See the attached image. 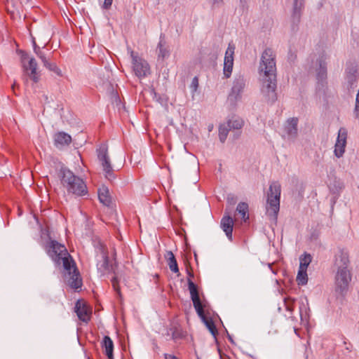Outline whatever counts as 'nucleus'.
Returning <instances> with one entry per match:
<instances>
[{
	"instance_id": "12",
	"label": "nucleus",
	"mask_w": 359,
	"mask_h": 359,
	"mask_svg": "<svg viewBox=\"0 0 359 359\" xmlns=\"http://www.w3.org/2000/svg\"><path fill=\"white\" fill-rule=\"evenodd\" d=\"M347 135V130L345 128H341L339 130L334 150V154L337 158L342 157L345 152Z\"/></svg>"
},
{
	"instance_id": "17",
	"label": "nucleus",
	"mask_w": 359,
	"mask_h": 359,
	"mask_svg": "<svg viewBox=\"0 0 359 359\" xmlns=\"http://www.w3.org/2000/svg\"><path fill=\"white\" fill-rule=\"evenodd\" d=\"M226 124L230 127L231 130H236L234 134V139H238L241 135V132L239 131L244 125V121L242 118L233 116L231 118H229L226 122Z\"/></svg>"
},
{
	"instance_id": "43",
	"label": "nucleus",
	"mask_w": 359,
	"mask_h": 359,
	"mask_svg": "<svg viewBox=\"0 0 359 359\" xmlns=\"http://www.w3.org/2000/svg\"><path fill=\"white\" fill-rule=\"evenodd\" d=\"M247 1H248V0H241V3L242 4H246V3H247Z\"/></svg>"
},
{
	"instance_id": "19",
	"label": "nucleus",
	"mask_w": 359,
	"mask_h": 359,
	"mask_svg": "<svg viewBox=\"0 0 359 359\" xmlns=\"http://www.w3.org/2000/svg\"><path fill=\"white\" fill-rule=\"evenodd\" d=\"M101 345L108 359H114V342L111 339L109 336H104Z\"/></svg>"
},
{
	"instance_id": "3",
	"label": "nucleus",
	"mask_w": 359,
	"mask_h": 359,
	"mask_svg": "<svg viewBox=\"0 0 359 359\" xmlns=\"http://www.w3.org/2000/svg\"><path fill=\"white\" fill-rule=\"evenodd\" d=\"M334 275V291L337 296L345 297L352 279L348 253L339 249L334 255L333 262Z\"/></svg>"
},
{
	"instance_id": "11",
	"label": "nucleus",
	"mask_w": 359,
	"mask_h": 359,
	"mask_svg": "<svg viewBox=\"0 0 359 359\" xmlns=\"http://www.w3.org/2000/svg\"><path fill=\"white\" fill-rule=\"evenodd\" d=\"M359 77L358 66L355 63L347 64L345 70V79L348 90L353 88Z\"/></svg>"
},
{
	"instance_id": "5",
	"label": "nucleus",
	"mask_w": 359,
	"mask_h": 359,
	"mask_svg": "<svg viewBox=\"0 0 359 359\" xmlns=\"http://www.w3.org/2000/svg\"><path fill=\"white\" fill-rule=\"evenodd\" d=\"M188 287L197 314L203 319L210 333L215 337L217 334L216 326L212 319L205 318L197 285L190 278L188 279Z\"/></svg>"
},
{
	"instance_id": "15",
	"label": "nucleus",
	"mask_w": 359,
	"mask_h": 359,
	"mask_svg": "<svg viewBox=\"0 0 359 359\" xmlns=\"http://www.w3.org/2000/svg\"><path fill=\"white\" fill-rule=\"evenodd\" d=\"M220 226L225 232L227 238L232 241V231L233 227V219L229 215V213L225 211V214L221 219Z\"/></svg>"
},
{
	"instance_id": "38",
	"label": "nucleus",
	"mask_w": 359,
	"mask_h": 359,
	"mask_svg": "<svg viewBox=\"0 0 359 359\" xmlns=\"http://www.w3.org/2000/svg\"><path fill=\"white\" fill-rule=\"evenodd\" d=\"M227 203L230 205H233L236 203V198L233 195H228L227 196Z\"/></svg>"
},
{
	"instance_id": "16",
	"label": "nucleus",
	"mask_w": 359,
	"mask_h": 359,
	"mask_svg": "<svg viewBox=\"0 0 359 359\" xmlns=\"http://www.w3.org/2000/svg\"><path fill=\"white\" fill-rule=\"evenodd\" d=\"M74 309L80 320L85 323H88L90 320L91 311L85 304L81 303L78 300L76 303Z\"/></svg>"
},
{
	"instance_id": "6",
	"label": "nucleus",
	"mask_w": 359,
	"mask_h": 359,
	"mask_svg": "<svg viewBox=\"0 0 359 359\" xmlns=\"http://www.w3.org/2000/svg\"><path fill=\"white\" fill-rule=\"evenodd\" d=\"M281 194V187L278 182H272L269 185L267 193V207L266 213L269 218L276 221L278 214L280 210V199Z\"/></svg>"
},
{
	"instance_id": "37",
	"label": "nucleus",
	"mask_w": 359,
	"mask_h": 359,
	"mask_svg": "<svg viewBox=\"0 0 359 359\" xmlns=\"http://www.w3.org/2000/svg\"><path fill=\"white\" fill-rule=\"evenodd\" d=\"M297 59V55L292 51L290 50L288 53V60L290 62H294Z\"/></svg>"
},
{
	"instance_id": "10",
	"label": "nucleus",
	"mask_w": 359,
	"mask_h": 359,
	"mask_svg": "<svg viewBox=\"0 0 359 359\" xmlns=\"http://www.w3.org/2000/svg\"><path fill=\"white\" fill-rule=\"evenodd\" d=\"M22 66L25 72H28L30 70V73L29 74V76L31 79L33 80L34 82L36 83L39 81V77L37 76V62L36 60L33 57L29 58L27 53H22L21 56Z\"/></svg>"
},
{
	"instance_id": "39",
	"label": "nucleus",
	"mask_w": 359,
	"mask_h": 359,
	"mask_svg": "<svg viewBox=\"0 0 359 359\" xmlns=\"http://www.w3.org/2000/svg\"><path fill=\"white\" fill-rule=\"evenodd\" d=\"M112 1L113 0H104L103 5L104 8L105 9L109 8L112 4Z\"/></svg>"
},
{
	"instance_id": "2",
	"label": "nucleus",
	"mask_w": 359,
	"mask_h": 359,
	"mask_svg": "<svg viewBox=\"0 0 359 359\" xmlns=\"http://www.w3.org/2000/svg\"><path fill=\"white\" fill-rule=\"evenodd\" d=\"M260 75L262 76L261 91L269 104H273L277 100L276 65V54L271 48H266L262 53L259 67Z\"/></svg>"
},
{
	"instance_id": "30",
	"label": "nucleus",
	"mask_w": 359,
	"mask_h": 359,
	"mask_svg": "<svg viewBox=\"0 0 359 359\" xmlns=\"http://www.w3.org/2000/svg\"><path fill=\"white\" fill-rule=\"evenodd\" d=\"M312 257L310 254L304 253L299 258V269L307 270V267L311 262Z\"/></svg>"
},
{
	"instance_id": "31",
	"label": "nucleus",
	"mask_w": 359,
	"mask_h": 359,
	"mask_svg": "<svg viewBox=\"0 0 359 359\" xmlns=\"http://www.w3.org/2000/svg\"><path fill=\"white\" fill-rule=\"evenodd\" d=\"M307 270L299 269L297 276V282L299 285H304L308 282Z\"/></svg>"
},
{
	"instance_id": "25",
	"label": "nucleus",
	"mask_w": 359,
	"mask_h": 359,
	"mask_svg": "<svg viewBox=\"0 0 359 359\" xmlns=\"http://www.w3.org/2000/svg\"><path fill=\"white\" fill-rule=\"evenodd\" d=\"M158 59L164 60L165 58H168L170 55V50L165 46V42L161 39L158 42Z\"/></svg>"
},
{
	"instance_id": "42",
	"label": "nucleus",
	"mask_w": 359,
	"mask_h": 359,
	"mask_svg": "<svg viewBox=\"0 0 359 359\" xmlns=\"http://www.w3.org/2000/svg\"><path fill=\"white\" fill-rule=\"evenodd\" d=\"M16 86H17V84H16V83H15V82H14V83H13V86H12V88H13V91H14V92H15V87H16Z\"/></svg>"
},
{
	"instance_id": "14",
	"label": "nucleus",
	"mask_w": 359,
	"mask_h": 359,
	"mask_svg": "<svg viewBox=\"0 0 359 359\" xmlns=\"http://www.w3.org/2000/svg\"><path fill=\"white\" fill-rule=\"evenodd\" d=\"M245 86V79L243 76H238L235 79L231 88V91L229 95V99L231 101H236L241 97V94Z\"/></svg>"
},
{
	"instance_id": "40",
	"label": "nucleus",
	"mask_w": 359,
	"mask_h": 359,
	"mask_svg": "<svg viewBox=\"0 0 359 359\" xmlns=\"http://www.w3.org/2000/svg\"><path fill=\"white\" fill-rule=\"evenodd\" d=\"M165 359H179L177 357H176L174 355H170L168 353L164 354Z\"/></svg>"
},
{
	"instance_id": "20",
	"label": "nucleus",
	"mask_w": 359,
	"mask_h": 359,
	"mask_svg": "<svg viewBox=\"0 0 359 359\" xmlns=\"http://www.w3.org/2000/svg\"><path fill=\"white\" fill-rule=\"evenodd\" d=\"M318 69H317V79L318 81H324L327 78V62L324 56L318 59Z\"/></svg>"
},
{
	"instance_id": "29",
	"label": "nucleus",
	"mask_w": 359,
	"mask_h": 359,
	"mask_svg": "<svg viewBox=\"0 0 359 359\" xmlns=\"http://www.w3.org/2000/svg\"><path fill=\"white\" fill-rule=\"evenodd\" d=\"M44 67H46L50 72H54L57 76H61V70L57 67L55 62H50L46 57L41 60Z\"/></svg>"
},
{
	"instance_id": "1",
	"label": "nucleus",
	"mask_w": 359,
	"mask_h": 359,
	"mask_svg": "<svg viewBox=\"0 0 359 359\" xmlns=\"http://www.w3.org/2000/svg\"><path fill=\"white\" fill-rule=\"evenodd\" d=\"M49 242L45 245L47 254L57 266L63 265L65 278L67 285L72 289L78 290L82 286V279L79 270L77 269L74 260L69 255L65 246L52 240L50 235L47 233Z\"/></svg>"
},
{
	"instance_id": "33",
	"label": "nucleus",
	"mask_w": 359,
	"mask_h": 359,
	"mask_svg": "<svg viewBox=\"0 0 359 359\" xmlns=\"http://www.w3.org/2000/svg\"><path fill=\"white\" fill-rule=\"evenodd\" d=\"M33 48H34V52L35 53V54L41 60H43V59H45L46 57L44 52L41 50V48L39 46H37V44L34 40H33Z\"/></svg>"
},
{
	"instance_id": "35",
	"label": "nucleus",
	"mask_w": 359,
	"mask_h": 359,
	"mask_svg": "<svg viewBox=\"0 0 359 359\" xmlns=\"http://www.w3.org/2000/svg\"><path fill=\"white\" fill-rule=\"evenodd\" d=\"M198 87V79L197 76H195L191 83L190 88L191 89L192 92H196L197 90V88Z\"/></svg>"
},
{
	"instance_id": "28",
	"label": "nucleus",
	"mask_w": 359,
	"mask_h": 359,
	"mask_svg": "<svg viewBox=\"0 0 359 359\" xmlns=\"http://www.w3.org/2000/svg\"><path fill=\"white\" fill-rule=\"evenodd\" d=\"M229 127L226 123L220 124L219 126V139L222 143H224L227 138L228 134L231 130Z\"/></svg>"
},
{
	"instance_id": "21",
	"label": "nucleus",
	"mask_w": 359,
	"mask_h": 359,
	"mask_svg": "<svg viewBox=\"0 0 359 359\" xmlns=\"http://www.w3.org/2000/svg\"><path fill=\"white\" fill-rule=\"evenodd\" d=\"M55 144L57 147L69 145L72 142L71 136L65 133V132H59L56 133L54 136Z\"/></svg>"
},
{
	"instance_id": "23",
	"label": "nucleus",
	"mask_w": 359,
	"mask_h": 359,
	"mask_svg": "<svg viewBox=\"0 0 359 359\" xmlns=\"http://www.w3.org/2000/svg\"><path fill=\"white\" fill-rule=\"evenodd\" d=\"M98 198L102 204L109 206L111 203V198L109 196V190L106 187H102L98 190Z\"/></svg>"
},
{
	"instance_id": "8",
	"label": "nucleus",
	"mask_w": 359,
	"mask_h": 359,
	"mask_svg": "<svg viewBox=\"0 0 359 359\" xmlns=\"http://www.w3.org/2000/svg\"><path fill=\"white\" fill-rule=\"evenodd\" d=\"M97 158L102 166L105 177L109 181L114 180L116 175L110 162L107 147L105 145H102L97 149Z\"/></svg>"
},
{
	"instance_id": "7",
	"label": "nucleus",
	"mask_w": 359,
	"mask_h": 359,
	"mask_svg": "<svg viewBox=\"0 0 359 359\" xmlns=\"http://www.w3.org/2000/svg\"><path fill=\"white\" fill-rule=\"evenodd\" d=\"M306 0H293L292 8L290 17V25L293 33L298 32L302 16L305 8Z\"/></svg>"
},
{
	"instance_id": "34",
	"label": "nucleus",
	"mask_w": 359,
	"mask_h": 359,
	"mask_svg": "<svg viewBox=\"0 0 359 359\" xmlns=\"http://www.w3.org/2000/svg\"><path fill=\"white\" fill-rule=\"evenodd\" d=\"M111 285H112L114 290L116 291V292L117 293V294L118 296H121V291H120V287L118 285V280L117 277L115 276H113L111 280Z\"/></svg>"
},
{
	"instance_id": "44",
	"label": "nucleus",
	"mask_w": 359,
	"mask_h": 359,
	"mask_svg": "<svg viewBox=\"0 0 359 359\" xmlns=\"http://www.w3.org/2000/svg\"><path fill=\"white\" fill-rule=\"evenodd\" d=\"M337 187L341 189V183L340 182H338V186Z\"/></svg>"
},
{
	"instance_id": "24",
	"label": "nucleus",
	"mask_w": 359,
	"mask_h": 359,
	"mask_svg": "<svg viewBox=\"0 0 359 359\" xmlns=\"http://www.w3.org/2000/svg\"><path fill=\"white\" fill-rule=\"evenodd\" d=\"M310 308L309 306V301L306 297L301 299L299 306V314L302 320H307L309 318Z\"/></svg>"
},
{
	"instance_id": "36",
	"label": "nucleus",
	"mask_w": 359,
	"mask_h": 359,
	"mask_svg": "<svg viewBox=\"0 0 359 359\" xmlns=\"http://www.w3.org/2000/svg\"><path fill=\"white\" fill-rule=\"evenodd\" d=\"M172 330V338L173 339H177L182 337L181 332L179 330H177V328H174Z\"/></svg>"
},
{
	"instance_id": "13",
	"label": "nucleus",
	"mask_w": 359,
	"mask_h": 359,
	"mask_svg": "<svg viewBox=\"0 0 359 359\" xmlns=\"http://www.w3.org/2000/svg\"><path fill=\"white\" fill-rule=\"evenodd\" d=\"M235 50V45L230 43L225 53L224 61V75L226 78H229L233 66V55Z\"/></svg>"
},
{
	"instance_id": "18",
	"label": "nucleus",
	"mask_w": 359,
	"mask_h": 359,
	"mask_svg": "<svg viewBox=\"0 0 359 359\" xmlns=\"http://www.w3.org/2000/svg\"><path fill=\"white\" fill-rule=\"evenodd\" d=\"M297 118H292L287 121V125L285 127V130L288 136V138L294 139L297 135Z\"/></svg>"
},
{
	"instance_id": "27",
	"label": "nucleus",
	"mask_w": 359,
	"mask_h": 359,
	"mask_svg": "<svg viewBox=\"0 0 359 359\" xmlns=\"http://www.w3.org/2000/svg\"><path fill=\"white\" fill-rule=\"evenodd\" d=\"M236 211L238 214L241 215L244 222H246L249 219L248 203L245 202L239 203L237 205Z\"/></svg>"
},
{
	"instance_id": "22",
	"label": "nucleus",
	"mask_w": 359,
	"mask_h": 359,
	"mask_svg": "<svg viewBox=\"0 0 359 359\" xmlns=\"http://www.w3.org/2000/svg\"><path fill=\"white\" fill-rule=\"evenodd\" d=\"M102 262L100 263H97V267L98 271H100L102 273H104L106 271H110L113 270V267L109 264V257L107 254L102 251Z\"/></svg>"
},
{
	"instance_id": "32",
	"label": "nucleus",
	"mask_w": 359,
	"mask_h": 359,
	"mask_svg": "<svg viewBox=\"0 0 359 359\" xmlns=\"http://www.w3.org/2000/svg\"><path fill=\"white\" fill-rule=\"evenodd\" d=\"M294 299L290 297H286L284 299V305L285 306V309L292 313L294 311Z\"/></svg>"
},
{
	"instance_id": "4",
	"label": "nucleus",
	"mask_w": 359,
	"mask_h": 359,
	"mask_svg": "<svg viewBox=\"0 0 359 359\" xmlns=\"http://www.w3.org/2000/svg\"><path fill=\"white\" fill-rule=\"evenodd\" d=\"M58 176L62 184L67 191L77 196H83L87 194V187L84 182L76 176L70 170L61 167Z\"/></svg>"
},
{
	"instance_id": "41",
	"label": "nucleus",
	"mask_w": 359,
	"mask_h": 359,
	"mask_svg": "<svg viewBox=\"0 0 359 359\" xmlns=\"http://www.w3.org/2000/svg\"><path fill=\"white\" fill-rule=\"evenodd\" d=\"M223 2V0H213V5H219Z\"/></svg>"
},
{
	"instance_id": "9",
	"label": "nucleus",
	"mask_w": 359,
	"mask_h": 359,
	"mask_svg": "<svg viewBox=\"0 0 359 359\" xmlns=\"http://www.w3.org/2000/svg\"><path fill=\"white\" fill-rule=\"evenodd\" d=\"M133 61V69L138 78L145 77L149 73V65L147 61L135 55L133 51L130 53Z\"/></svg>"
},
{
	"instance_id": "26",
	"label": "nucleus",
	"mask_w": 359,
	"mask_h": 359,
	"mask_svg": "<svg viewBox=\"0 0 359 359\" xmlns=\"http://www.w3.org/2000/svg\"><path fill=\"white\" fill-rule=\"evenodd\" d=\"M165 257L168 259V264L170 271L174 273L179 272L178 264L174 254L171 251H167Z\"/></svg>"
},
{
	"instance_id": "45",
	"label": "nucleus",
	"mask_w": 359,
	"mask_h": 359,
	"mask_svg": "<svg viewBox=\"0 0 359 359\" xmlns=\"http://www.w3.org/2000/svg\"><path fill=\"white\" fill-rule=\"evenodd\" d=\"M228 337H229V339L231 341H233L231 337L229 334H228Z\"/></svg>"
},
{
	"instance_id": "46",
	"label": "nucleus",
	"mask_w": 359,
	"mask_h": 359,
	"mask_svg": "<svg viewBox=\"0 0 359 359\" xmlns=\"http://www.w3.org/2000/svg\"><path fill=\"white\" fill-rule=\"evenodd\" d=\"M335 198H336V197H334V199L332 200L333 203H335Z\"/></svg>"
}]
</instances>
